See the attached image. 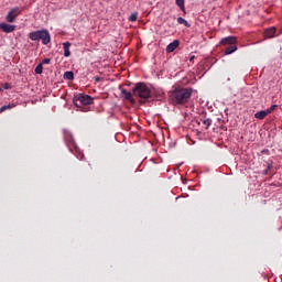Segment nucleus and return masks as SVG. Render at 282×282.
<instances>
[{"label":"nucleus","instance_id":"f257e3e1","mask_svg":"<svg viewBox=\"0 0 282 282\" xmlns=\"http://www.w3.org/2000/svg\"><path fill=\"white\" fill-rule=\"evenodd\" d=\"M191 96H193V88L176 87L174 90L170 91V102H172L174 107H180L186 105L191 100Z\"/></svg>","mask_w":282,"mask_h":282},{"label":"nucleus","instance_id":"f03ea898","mask_svg":"<svg viewBox=\"0 0 282 282\" xmlns=\"http://www.w3.org/2000/svg\"><path fill=\"white\" fill-rule=\"evenodd\" d=\"M73 102L75 107L79 109V111L87 112L89 111L87 106L94 105V97L85 94H77L74 96Z\"/></svg>","mask_w":282,"mask_h":282},{"label":"nucleus","instance_id":"7ed1b4c3","mask_svg":"<svg viewBox=\"0 0 282 282\" xmlns=\"http://www.w3.org/2000/svg\"><path fill=\"white\" fill-rule=\"evenodd\" d=\"M132 94L137 98H141L142 100H148V98H151V88H149V86H147V84L144 83H137L132 88Z\"/></svg>","mask_w":282,"mask_h":282},{"label":"nucleus","instance_id":"20e7f679","mask_svg":"<svg viewBox=\"0 0 282 282\" xmlns=\"http://www.w3.org/2000/svg\"><path fill=\"white\" fill-rule=\"evenodd\" d=\"M29 39L31 41H42L43 45H48L52 43V37L50 36V31L47 30H37L29 33Z\"/></svg>","mask_w":282,"mask_h":282},{"label":"nucleus","instance_id":"39448f33","mask_svg":"<svg viewBox=\"0 0 282 282\" xmlns=\"http://www.w3.org/2000/svg\"><path fill=\"white\" fill-rule=\"evenodd\" d=\"M22 10L19 7H15L13 9H11L6 18V21L8 23H14L17 17H19V14H21Z\"/></svg>","mask_w":282,"mask_h":282},{"label":"nucleus","instance_id":"423d86ee","mask_svg":"<svg viewBox=\"0 0 282 282\" xmlns=\"http://www.w3.org/2000/svg\"><path fill=\"white\" fill-rule=\"evenodd\" d=\"M219 45H224V46L237 45V37L232 35L224 37L220 40Z\"/></svg>","mask_w":282,"mask_h":282},{"label":"nucleus","instance_id":"0eeeda50","mask_svg":"<svg viewBox=\"0 0 282 282\" xmlns=\"http://www.w3.org/2000/svg\"><path fill=\"white\" fill-rule=\"evenodd\" d=\"M0 30H2V32H6V34H10L11 32H14V30H17V25L0 23Z\"/></svg>","mask_w":282,"mask_h":282},{"label":"nucleus","instance_id":"6e6552de","mask_svg":"<svg viewBox=\"0 0 282 282\" xmlns=\"http://www.w3.org/2000/svg\"><path fill=\"white\" fill-rule=\"evenodd\" d=\"M121 94L124 97L126 100H129L131 105H135V99L133 98V94L127 91V89L122 88Z\"/></svg>","mask_w":282,"mask_h":282},{"label":"nucleus","instance_id":"1a4fd4ad","mask_svg":"<svg viewBox=\"0 0 282 282\" xmlns=\"http://www.w3.org/2000/svg\"><path fill=\"white\" fill-rule=\"evenodd\" d=\"M176 47H180V40H174L172 43H170L166 46L165 52L171 54Z\"/></svg>","mask_w":282,"mask_h":282},{"label":"nucleus","instance_id":"9d476101","mask_svg":"<svg viewBox=\"0 0 282 282\" xmlns=\"http://www.w3.org/2000/svg\"><path fill=\"white\" fill-rule=\"evenodd\" d=\"M274 34H276V28L271 26L264 31V39H274Z\"/></svg>","mask_w":282,"mask_h":282},{"label":"nucleus","instance_id":"9b49d317","mask_svg":"<svg viewBox=\"0 0 282 282\" xmlns=\"http://www.w3.org/2000/svg\"><path fill=\"white\" fill-rule=\"evenodd\" d=\"M63 47H64V56H65V58H69V56H72V52L69 51V47H72V43L64 42L63 43Z\"/></svg>","mask_w":282,"mask_h":282},{"label":"nucleus","instance_id":"f8f14e48","mask_svg":"<svg viewBox=\"0 0 282 282\" xmlns=\"http://www.w3.org/2000/svg\"><path fill=\"white\" fill-rule=\"evenodd\" d=\"M267 116H270L268 110H261L254 115V118H257L258 120H263Z\"/></svg>","mask_w":282,"mask_h":282},{"label":"nucleus","instance_id":"ddd939ff","mask_svg":"<svg viewBox=\"0 0 282 282\" xmlns=\"http://www.w3.org/2000/svg\"><path fill=\"white\" fill-rule=\"evenodd\" d=\"M234 52H237V44H232L225 48L226 56L234 54Z\"/></svg>","mask_w":282,"mask_h":282},{"label":"nucleus","instance_id":"4468645a","mask_svg":"<svg viewBox=\"0 0 282 282\" xmlns=\"http://www.w3.org/2000/svg\"><path fill=\"white\" fill-rule=\"evenodd\" d=\"M177 23L180 25H185V28H191V23H188V21H186L184 18L180 17L177 18Z\"/></svg>","mask_w":282,"mask_h":282},{"label":"nucleus","instance_id":"2eb2a0df","mask_svg":"<svg viewBox=\"0 0 282 282\" xmlns=\"http://www.w3.org/2000/svg\"><path fill=\"white\" fill-rule=\"evenodd\" d=\"M64 80H74V72H65Z\"/></svg>","mask_w":282,"mask_h":282},{"label":"nucleus","instance_id":"dca6fc26","mask_svg":"<svg viewBox=\"0 0 282 282\" xmlns=\"http://www.w3.org/2000/svg\"><path fill=\"white\" fill-rule=\"evenodd\" d=\"M8 109H14V104L4 105L0 108V113H3V111H8Z\"/></svg>","mask_w":282,"mask_h":282},{"label":"nucleus","instance_id":"f3484780","mask_svg":"<svg viewBox=\"0 0 282 282\" xmlns=\"http://www.w3.org/2000/svg\"><path fill=\"white\" fill-rule=\"evenodd\" d=\"M175 3L183 12H186V9L184 7V0H175Z\"/></svg>","mask_w":282,"mask_h":282},{"label":"nucleus","instance_id":"a211bd4d","mask_svg":"<svg viewBox=\"0 0 282 282\" xmlns=\"http://www.w3.org/2000/svg\"><path fill=\"white\" fill-rule=\"evenodd\" d=\"M35 74H43V64H39L35 69H34Z\"/></svg>","mask_w":282,"mask_h":282},{"label":"nucleus","instance_id":"6ab92c4d","mask_svg":"<svg viewBox=\"0 0 282 282\" xmlns=\"http://www.w3.org/2000/svg\"><path fill=\"white\" fill-rule=\"evenodd\" d=\"M203 124H205L206 129H208V127H210V124H213V119H204Z\"/></svg>","mask_w":282,"mask_h":282},{"label":"nucleus","instance_id":"aec40b11","mask_svg":"<svg viewBox=\"0 0 282 282\" xmlns=\"http://www.w3.org/2000/svg\"><path fill=\"white\" fill-rule=\"evenodd\" d=\"M129 21H131L132 23L138 21V13H132L130 17H129Z\"/></svg>","mask_w":282,"mask_h":282},{"label":"nucleus","instance_id":"412c9836","mask_svg":"<svg viewBox=\"0 0 282 282\" xmlns=\"http://www.w3.org/2000/svg\"><path fill=\"white\" fill-rule=\"evenodd\" d=\"M278 107H279V105H272L269 109H267V112L270 115V113H272V111H274Z\"/></svg>","mask_w":282,"mask_h":282},{"label":"nucleus","instance_id":"4be33fe9","mask_svg":"<svg viewBox=\"0 0 282 282\" xmlns=\"http://www.w3.org/2000/svg\"><path fill=\"white\" fill-rule=\"evenodd\" d=\"M50 63H52V59L50 58H44L41 63V65H50Z\"/></svg>","mask_w":282,"mask_h":282},{"label":"nucleus","instance_id":"5701e85b","mask_svg":"<svg viewBox=\"0 0 282 282\" xmlns=\"http://www.w3.org/2000/svg\"><path fill=\"white\" fill-rule=\"evenodd\" d=\"M102 80V77H95V83H100Z\"/></svg>","mask_w":282,"mask_h":282},{"label":"nucleus","instance_id":"b1692460","mask_svg":"<svg viewBox=\"0 0 282 282\" xmlns=\"http://www.w3.org/2000/svg\"><path fill=\"white\" fill-rule=\"evenodd\" d=\"M3 89H10V84H9V83H6V84L3 85Z\"/></svg>","mask_w":282,"mask_h":282},{"label":"nucleus","instance_id":"393cba45","mask_svg":"<svg viewBox=\"0 0 282 282\" xmlns=\"http://www.w3.org/2000/svg\"><path fill=\"white\" fill-rule=\"evenodd\" d=\"M194 58H195V55H193V56L189 58V61H191V62H193V61H194Z\"/></svg>","mask_w":282,"mask_h":282},{"label":"nucleus","instance_id":"a878e982","mask_svg":"<svg viewBox=\"0 0 282 282\" xmlns=\"http://www.w3.org/2000/svg\"><path fill=\"white\" fill-rule=\"evenodd\" d=\"M270 169H272V165H269V166H268V171H270Z\"/></svg>","mask_w":282,"mask_h":282},{"label":"nucleus","instance_id":"bb28decb","mask_svg":"<svg viewBox=\"0 0 282 282\" xmlns=\"http://www.w3.org/2000/svg\"><path fill=\"white\" fill-rule=\"evenodd\" d=\"M262 153H268V150H263Z\"/></svg>","mask_w":282,"mask_h":282}]
</instances>
